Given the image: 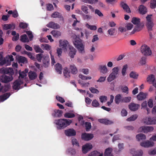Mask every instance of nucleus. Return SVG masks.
I'll return each mask as SVG.
<instances>
[{
    "label": "nucleus",
    "mask_w": 156,
    "mask_h": 156,
    "mask_svg": "<svg viewBox=\"0 0 156 156\" xmlns=\"http://www.w3.org/2000/svg\"><path fill=\"white\" fill-rule=\"evenodd\" d=\"M0 72L5 74H9V76L4 75L0 77V80L2 83H7L9 82L13 79L12 76L14 74L13 70L11 68H6L5 69H0Z\"/></svg>",
    "instance_id": "nucleus-1"
},
{
    "label": "nucleus",
    "mask_w": 156,
    "mask_h": 156,
    "mask_svg": "<svg viewBox=\"0 0 156 156\" xmlns=\"http://www.w3.org/2000/svg\"><path fill=\"white\" fill-rule=\"evenodd\" d=\"M72 122L71 120L64 119L55 120L54 121V123L57 125V129H63L69 126Z\"/></svg>",
    "instance_id": "nucleus-2"
},
{
    "label": "nucleus",
    "mask_w": 156,
    "mask_h": 156,
    "mask_svg": "<svg viewBox=\"0 0 156 156\" xmlns=\"http://www.w3.org/2000/svg\"><path fill=\"white\" fill-rule=\"evenodd\" d=\"M75 47L80 53L84 52V46L80 40H76L73 42Z\"/></svg>",
    "instance_id": "nucleus-3"
},
{
    "label": "nucleus",
    "mask_w": 156,
    "mask_h": 156,
    "mask_svg": "<svg viewBox=\"0 0 156 156\" xmlns=\"http://www.w3.org/2000/svg\"><path fill=\"white\" fill-rule=\"evenodd\" d=\"M152 15H148L146 17V19L147 21L146 24V26L149 30H152V27L154 26V23L151 20V16Z\"/></svg>",
    "instance_id": "nucleus-4"
},
{
    "label": "nucleus",
    "mask_w": 156,
    "mask_h": 156,
    "mask_svg": "<svg viewBox=\"0 0 156 156\" xmlns=\"http://www.w3.org/2000/svg\"><path fill=\"white\" fill-rule=\"evenodd\" d=\"M141 52L145 55L149 56L152 54L150 48L146 45L142 46L141 48Z\"/></svg>",
    "instance_id": "nucleus-5"
},
{
    "label": "nucleus",
    "mask_w": 156,
    "mask_h": 156,
    "mask_svg": "<svg viewBox=\"0 0 156 156\" xmlns=\"http://www.w3.org/2000/svg\"><path fill=\"white\" fill-rule=\"evenodd\" d=\"M23 80L20 79V77L18 80H16L13 83L12 88L16 90H18L20 89V86L23 83Z\"/></svg>",
    "instance_id": "nucleus-6"
},
{
    "label": "nucleus",
    "mask_w": 156,
    "mask_h": 156,
    "mask_svg": "<svg viewBox=\"0 0 156 156\" xmlns=\"http://www.w3.org/2000/svg\"><path fill=\"white\" fill-rule=\"evenodd\" d=\"M154 129V127L152 126H144L141 127L140 128L139 131L147 133L148 132L153 131Z\"/></svg>",
    "instance_id": "nucleus-7"
},
{
    "label": "nucleus",
    "mask_w": 156,
    "mask_h": 156,
    "mask_svg": "<svg viewBox=\"0 0 156 156\" xmlns=\"http://www.w3.org/2000/svg\"><path fill=\"white\" fill-rule=\"evenodd\" d=\"M94 137L93 135L91 133H84L82 134L81 135L82 139L86 141L91 140Z\"/></svg>",
    "instance_id": "nucleus-8"
},
{
    "label": "nucleus",
    "mask_w": 156,
    "mask_h": 156,
    "mask_svg": "<svg viewBox=\"0 0 156 156\" xmlns=\"http://www.w3.org/2000/svg\"><path fill=\"white\" fill-rule=\"evenodd\" d=\"M60 47L64 51H67V48L68 45V42L66 40H60L59 41Z\"/></svg>",
    "instance_id": "nucleus-9"
},
{
    "label": "nucleus",
    "mask_w": 156,
    "mask_h": 156,
    "mask_svg": "<svg viewBox=\"0 0 156 156\" xmlns=\"http://www.w3.org/2000/svg\"><path fill=\"white\" fill-rule=\"evenodd\" d=\"M64 133L67 136H73L76 135V133L73 129H69L65 130Z\"/></svg>",
    "instance_id": "nucleus-10"
},
{
    "label": "nucleus",
    "mask_w": 156,
    "mask_h": 156,
    "mask_svg": "<svg viewBox=\"0 0 156 156\" xmlns=\"http://www.w3.org/2000/svg\"><path fill=\"white\" fill-rule=\"evenodd\" d=\"M128 106L129 109L133 111H135L137 110L140 106V105L134 103H130Z\"/></svg>",
    "instance_id": "nucleus-11"
},
{
    "label": "nucleus",
    "mask_w": 156,
    "mask_h": 156,
    "mask_svg": "<svg viewBox=\"0 0 156 156\" xmlns=\"http://www.w3.org/2000/svg\"><path fill=\"white\" fill-rule=\"evenodd\" d=\"M69 49V55L71 58H74L76 53V49L72 46L68 45Z\"/></svg>",
    "instance_id": "nucleus-12"
},
{
    "label": "nucleus",
    "mask_w": 156,
    "mask_h": 156,
    "mask_svg": "<svg viewBox=\"0 0 156 156\" xmlns=\"http://www.w3.org/2000/svg\"><path fill=\"white\" fill-rule=\"evenodd\" d=\"M98 121L100 123L105 125H111L113 123V122L112 121L106 119H99Z\"/></svg>",
    "instance_id": "nucleus-13"
},
{
    "label": "nucleus",
    "mask_w": 156,
    "mask_h": 156,
    "mask_svg": "<svg viewBox=\"0 0 156 156\" xmlns=\"http://www.w3.org/2000/svg\"><path fill=\"white\" fill-rule=\"evenodd\" d=\"M92 147L91 144H87L83 146L82 148V152L83 153H86L88 151L91 149Z\"/></svg>",
    "instance_id": "nucleus-14"
},
{
    "label": "nucleus",
    "mask_w": 156,
    "mask_h": 156,
    "mask_svg": "<svg viewBox=\"0 0 156 156\" xmlns=\"http://www.w3.org/2000/svg\"><path fill=\"white\" fill-rule=\"evenodd\" d=\"M46 26L48 27L54 29H59L60 27V26L58 24L52 21L50 22Z\"/></svg>",
    "instance_id": "nucleus-15"
},
{
    "label": "nucleus",
    "mask_w": 156,
    "mask_h": 156,
    "mask_svg": "<svg viewBox=\"0 0 156 156\" xmlns=\"http://www.w3.org/2000/svg\"><path fill=\"white\" fill-rule=\"evenodd\" d=\"M130 153L133 156H141L143 154L142 150H140L136 151L134 149H132L130 150Z\"/></svg>",
    "instance_id": "nucleus-16"
},
{
    "label": "nucleus",
    "mask_w": 156,
    "mask_h": 156,
    "mask_svg": "<svg viewBox=\"0 0 156 156\" xmlns=\"http://www.w3.org/2000/svg\"><path fill=\"white\" fill-rule=\"evenodd\" d=\"M138 11L140 14L144 15L147 12V9L143 5H141L138 7Z\"/></svg>",
    "instance_id": "nucleus-17"
},
{
    "label": "nucleus",
    "mask_w": 156,
    "mask_h": 156,
    "mask_svg": "<svg viewBox=\"0 0 156 156\" xmlns=\"http://www.w3.org/2000/svg\"><path fill=\"white\" fill-rule=\"evenodd\" d=\"M140 145L142 147H147L153 146L154 145V143L152 142L147 141L145 142L141 143Z\"/></svg>",
    "instance_id": "nucleus-18"
},
{
    "label": "nucleus",
    "mask_w": 156,
    "mask_h": 156,
    "mask_svg": "<svg viewBox=\"0 0 156 156\" xmlns=\"http://www.w3.org/2000/svg\"><path fill=\"white\" fill-rule=\"evenodd\" d=\"M63 112L59 110L55 109L53 112L52 113V115L54 117H60L62 116Z\"/></svg>",
    "instance_id": "nucleus-19"
},
{
    "label": "nucleus",
    "mask_w": 156,
    "mask_h": 156,
    "mask_svg": "<svg viewBox=\"0 0 156 156\" xmlns=\"http://www.w3.org/2000/svg\"><path fill=\"white\" fill-rule=\"evenodd\" d=\"M145 122L148 125L155 124H156V117L152 118L149 117L148 118V120Z\"/></svg>",
    "instance_id": "nucleus-20"
},
{
    "label": "nucleus",
    "mask_w": 156,
    "mask_h": 156,
    "mask_svg": "<svg viewBox=\"0 0 156 156\" xmlns=\"http://www.w3.org/2000/svg\"><path fill=\"white\" fill-rule=\"evenodd\" d=\"M37 76V74L35 72L30 71L28 73V77L30 80L35 79Z\"/></svg>",
    "instance_id": "nucleus-21"
},
{
    "label": "nucleus",
    "mask_w": 156,
    "mask_h": 156,
    "mask_svg": "<svg viewBox=\"0 0 156 156\" xmlns=\"http://www.w3.org/2000/svg\"><path fill=\"white\" fill-rule=\"evenodd\" d=\"M147 95V93L141 92L137 95V98L139 101L143 100L146 98Z\"/></svg>",
    "instance_id": "nucleus-22"
},
{
    "label": "nucleus",
    "mask_w": 156,
    "mask_h": 156,
    "mask_svg": "<svg viewBox=\"0 0 156 156\" xmlns=\"http://www.w3.org/2000/svg\"><path fill=\"white\" fill-rule=\"evenodd\" d=\"M43 66L45 68L48 67L49 65V59L48 57L45 56L43 60Z\"/></svg>",
    "instance_id": "nucleus-23"
},
{
    "label": "nucleus",
    "mask_w": 156,
    "mask_h": 156,
    "mask_svg": "<svg viewBox=\"0 0 156 156\" xmlns=\"http://www.w3.org/2000/svg\"><path fill=\"white\" fill-rule=\"evenodd\" d=\"M99 69L100 72L103 74H106L108 72V70L106 65H100Z\"/></svg>",
    "instance_id": "nucleus-24"
},
{
    "label": "nucleus",
    "mask_w": 156,
    "mask_h": 156,
    "mask_svg": "<svg viewBox=\"0 0 156 156\" xmlns=\"http://www.w3.org/2000/svg\"><path fill=\"white\" fill-rule=\"evenodd\" d=\"M62 65L58 63L55 65V69L57 73L59 74H61L62 73Z\"/></svg>",
    "instance_id": "nucleus-25"
},
{
    "label": "nucleus",
    "mask_w": 156,
    "mask_h": 156,
    "mask_svg": "<svg viewBox=\"0 0 156 156\" xmlns=\"http://www.w3.org/2000/svg\"><path fill=\"white\" fill-rule=\"evenodd\" d=\"M121 5L125 11L128 13H130L131 12L130 8L129 6L126 3H125L123 2H122L121 3Z\"/></svg>",
    "instance_id": "nucleus-26"
},
{
    "label": "nucleus",
    "mask_w": 156,
    "mask_h": 156,
    "mask_svg": "<svg viewBox=\"0 0 156 156\" xmlns=\"http://www.w3.org/2000/svg\"><path fill=\"white\" fill-rule=\"evenodd\" d=\"M51 17L53 18H58L63 20L64 19L62 15L58 12H55L51 15Z\"/></svg>",
    "instance_id": "nucleus-27"
},
{
    "label": "nucleus",
    "mask_w": 156,
    "mask_h": 156,
    "mask_svg": "<svg viewBox=\"0 0 156 156\" xmlns=\"http://www.w3.org/2000/svg\"><path fill=\"white\" fill-rule=\"evenodd\" d=\"M17 60L19 63H22L25 64L27 62V58L22 56H19L17 58Z\"/></svg>",
    "instance_id": "nucleus-28"
},
{
    "label": "nucleus",
    "mask_w": 156,
    "mask_h": 156,
    "mask_svg": "<svg viewBox=\"0 0 156 156\" xmlns=\"http://www.w3.org/2000/svg\"><path fill=\"white\" fill-rule=\"evenodd\" d=\"M69 69L71 70V73L72 74H76L77 73V69L74 65H70L69 66Z\"/></svg>",
    "instance_id": "nucleus-29"
},
{
    "label": "nucleus",
    "mask_w": 156,
    "mask_h": 156,
    "mask_svg": "<svg viewBox=\"0 0 156 156\" xmlns=\"http://www.w3.org/2000/svg\"><path fill=\"white\" fill-rule=\"evenodd\" d=\"M20 40L22 42L24 43L29 42V40L26 34H23L20 36Z\"/></svg>",
    "instance_id": "nucleus-30"
},
{
    "label": "nucleus",
    "mask_w": 156,
    "mask_h": 156,
    "mask_svg": "<svg viewBox=\"0 0 156 156\" xmlns=\"http://www.w3.org/2000/svg\"><path fill=\"white\" fill-rule=\"evenodd\" d=\"M122 97L121 94H117L115 97V103L117 104H119L120 102H122Z\"/></svg>",
    "instance_id": "nucleus-31"
},
{
    "label": "nucleus",
    "mask_w": 156,
    "mask_h": 156,
    "mask_svg": "<svg viewBox=\"0 0 156 156\" xmlns=\"http://www.w3.org/2000/svg\"><path fill=\"white\" fill-rule=\"evenodd\" d=\"M147 81L150 83H152L155 81L154 76L153 74H151L148 76L147 78Z\"/></svg>",
    "instance_id": "nucleus-32"
},
{
    "label": "nucleus",
    "mask_w": 156,
    "mask_h": 156,
    "mask_svg": "<svg viewBox=\"0 0 156 156\" xmlns=\"http://www.w3.org/2000/svg\"><path fill=\"white\" fill-rule=\"evenodd\" d=\"M112 150L111 148H108L106 149L105 152V156H113L111 153Z\"/></svg>",
    "instance_id": "nucleus-33"
},
{
    "label": "nucleus",
    "mask_w": 156,
    "mask_h": 156,
    "mask_svg": "<svg viewBox=\"0 0 156 156\" xmlns=\"http://www.w3.org/2000/svg\"><path fill=\"white\" fill-rule=\"evenodd\" d=\"M51 33L54 37H58L61 35V32L57 30H52L51 32Z\"/></svg>",
    "instance_id": "nucleus-34"
},
{
    "label": "nucleus",
    "mask_w": 156,
    "mask_h": 156,
    "mask_svg": "<svg viewBox=\"0 0 156 156\" xmlns=\"http://www.w3.org/2000/svg\"><path fill=\"white\" fill-rule=\"evenodd\" d=\"M34 48L35 52L37 53H42L44 52V51L40 48L38 45H34Z\"/></svg>",
    "instance_id": "nucleus-35"
},
{
    "label": "nucleus",
    "mask_w": 156,
    "mask_h": 156,
    "mask_svg": "<svg viewBox=\"0 0 156 156\" xmlns=\"http://www.w3.org/2000/svg\"><path fill=\"white\" fill-rule=\"evenodd\" d=\"M136 138L138 141H140V140H145L146 137L144 134L140 133L137 135Z\"/></svg>",
    "instance_id": "nucleus-36"
},
{
    "label": "nucleus",
    "mask_w": 156,
    "mask_h": 156,
    "mask_svg": "<svg viewBox=\"0 0 156 156\" xmlns=\"http://www.w3.org/2000/svg\"><path fill=\"white\" fill-rule=\"evenodd\" d=\"M64 76L66 78H69L70 77V72L67 67H65L63 71Z\"/></svg>",
    "instance_id": "nucleus-37"
},
{
    "label": "nucleus",
    "mask_w": 156,
    "mask_h": 156,
    "mask_svg": "<svg viewBox=\"0 0 156 156\" xmlns=\"http://www.w3.org/2000/svg\"><path fill=\"white\" fill-rule=\"evenodd\" d=\"M140 19L136 17H133L131 22L135 25L139 24L140 23Z\"/></svg>",
    "instance_id": "nucleus-38"
},
{
    "label": "nucleus",
    "mask_w": 156,
    "mask_h": 156,
    "mask_svg": "<svg viewBox=\"0 0 156 156\" xmlns=\"http://www.w3.org/2000/svg\"><path fill=\"white\" fill-rule=\"evenodd\" d=\"M116 77H117V76L111 73L107 78V80L108 82H110L115 79Z\"/></svg>",
    "instance_id": "nucleus-39"
},
{
    "label": "nucleus",
    "mask_w": 156,
    "mask_h": 156,
    "mask_svg": "<svg viewBox=\"0 0 156 156\" xmlns=\"http://www.w3.org/2000/svg\"><path fill=\"white\" fill-rule=\"evenodd\" d=\"M103 155L102 153H100L97 151H94L91 152L89 156H103Z\"/></svg>",
    "instance_id": "nucleus-40"
},
{
    "label": "nucleus",
    "mask_w": 156,
    "mask_h": 156,
    "mask_svg": "<svg viewBox=\"0 0 156 156\" xmlns=\"http://www.w3.org/2000/svg\"><path fill=\"white\" fill-rule=\"evenodd\" d=\"M75 116V115L73 113L67 112L64 114V116L66 118H73Z\"/></svg>",
    "instance_id": "nucleus-41"
},
{
    "label": "nucleus",
    "mask_w": 156,
    "mask_h": 156,
    "mask_svg": "<svg viewBox=\"0 0 156 156\" xmlns=\"http://www.w3.org/2000/svg\"><path fill=\"white\" fill-rule=\"evenodd\" d=\"M138 117V115L136 114L133 115L130 117L127 118L126 120L128 121H131L135 120Z\"/></svg>",
    "instance_id": "nucleus-42"
},
{
    "label": "nucleus",
    "mask_w": 156,
    "mask_h": 156,
    "mask_svg": "<svg viewBox=\"0 0 156 156\" xmlns=\"http://www.w3.org/2000/svg\"><path fill=\"white\" fill-rule=\"evenodd\" d=\"M119 68L118 67H114L112 69V73L117 77L118 74Z\"/></svg>",
    "instance_id": "nucleus-43"
},
{
    "label": "nucleus",
    "mask_w": 156,
    "mask_h": 156,
    "mask_svg": "<svg viewBox=\"0 0 156 156\" xmlns=\"http://www.w3.org/2000/svg\"><path fill=\"white\" fill-rule=\"evenodd\" d=\"M128 65L127 64H126L123 66L122 70V74L123 76H124L126 75V71Z\"/></svg>",
    "instance_id": "nucleus-44"
},
{
    "label": "nucleus",
    "mask_w": 156,
    "mask_h": 156,
    "mask_svg": "<svg viewBox=\"0 0 156 156\" xmlns=\"http://www.w3.org/2000/svg\"><path fill=\"white\" fill-rule=\"evenodd\" d=\"M86 130L88 131L91 128V123L88 122H85V123Z\"/></svg>",
    "instance_id": "nucleus-45"
},
{
    "label": "nucleus",
    "mask_w": 156,
    "mask_h": 156,
    "mask_svg": "<svg viewBox=\"0 0 156 156\" xmlns=\"http://www.w3.org/2000/svg\"><path fill=\"white\" fill-rule=\"evenodd\" d=\"M26 33L28 35L29 38V40L30 41H31L33 40L34 36L32 34V32L30 31H26Z\"/></svg>",
    "instance_id": "nucleus-46"
},
{
    "label": "nucleus",
    "mask_w": 156,
    "mask_h": 156,
    "mask_svg": "<svg viewBox=\"0 0 156 156\" xmlns=\"http://www.w3.org/2000/svg\"><path fill=\"white\" fill-rule=\"evenodd\" d=\"M129 76L130 77L134 79H136L138 76V75L136 72L132 71L130 73Z\"/></svg>",
    "instance_id": "nucleus-47"
},
{
    "label": "nucleus",
    "mask_w": 156,
    "mask_h": 156,
    "mask_svg": "<svg viewBox=\"0 0 156 156\" xmlns=\"http://www.w3.org/2000/svg\"><path fill=\"white\" fill-rule=\"evenodd\" d=\"M131 99V97H125L122 98V102L128 103L130 101Z\"/></svg>",
    "instance_id": "nucleus-48"
},
{
    "label": "nucleus",
    "mask_w": 156,
    "mask_h": 156,
    "mask_svg": "<svg viewBox=\"0 0 156 156\" xmlns=\"http://www.w3.org/2000/svg\"><path fill=\"white\" fill-rule=\"evenodd\" d=\"M81 9L85 14H87L88 13V7L87 6L84 5H82L81 7Z\"/></svg>",
    "instance_id": "nucleus-49"
},
{
    "label": "nucleus",
    "mask_w": 156,
    "mask_h": 156,
    "mask_svg": "<svg viewBox=\"0 0 156 156\" xmlns=\"http://www.w3.org/2000/svg\"><path fill=\"white\" fill-rule=\"evenodd\" d=\"M41 47H43V49H45L47 50H49L51 49V47L48 44H41Z\"/></svg>",
    "instance_id": "nucleus-50"
},
{
    "label": "nucleus",
    "mask_w": 156,
    "mask_h": 156,
    "mask_svg": "<svg viewBox=\"0 0 156 156\" xmlns=\"http://www.w3.org/2000/svg\"><path fill=\"white\" fill-rule=\"evenodd\" d=\"M83 18L84 20H88L92 18V16L89 15L85 14H83L82 15Z\"/></svg>",
    "instance_id": "nucleus-51"
},
{
    "label": "nucleus",
    "mask_w": 156,
    "mask_h": 156,
    "mask_svg": "<svg viewBox=\"0 0 156 156\" xmlns=\"http://www.w3.org/2000/svg\"><path fill=\"white\" fill-rule=\"evenodd\" d=\"M10 87V85L9 84L5 85L4 87L3 86V90L5 92L8 91Z\"/></svg>",
    "instance_id": "nucleus-52"
},
{
    "label": "nucleus",
    "mask_w": 156,
    "mask_h": 156,
    "mask_svg": "<svg viewBox=\"0 0 156 156\" xmlns=\"http://www.w3.org/2000/svg\"><path fill=\"white\" fill-rule=\"evenodd\" d=\"M89 90L92 93L98 94L99 93V91L97 89L93 87L90 88Z\"/></svg>",
    "instance_id": "nucleus-53"
},
{
    "label": "nucleus",
    "mask_w": 156,
    "mask_h": 156,
    "mask_svg": "<svg viewBox=\"0 0 156 156\" xmlns=\"http://www.w3.org/2000/svg\"><path fill=\"white\" fill-rule=\"evenodd\" d=\"M92 105L94 107H97L99 105V103L98 101L94 100L92 102Z\"/></svg>",
    "instance_id": "nucleus-54"
},
{
    "label": "nucleus",
    "mask_w": 156,
    "mask_h": 156,
    "mask_svg": "<svg viewBox=\"0 0 156 156\" xmlns=\"http://www.w3.org/2000/svg\"><path fill=\"white\" fill-rule=\"evenodd\" d=\"M151 7L152 9H154L156 7V0H151Z\"/></svg>",
    "instance_id": "nucleus-55"
},
{
    "label": "nucleus",
    "mask_w": 156,
    "mask_h": 156,
    "mask_svg": "<svg viewBox=\"0 0 156 156\" xmlns=\"http://www.w3.org/2000/svg\"><path fill=\"white\" fill-rule=\"evenodd\" d=\"M12 27L11 24H5L4 25L3 28L5 30H7L11 28Z\"/></svg>",
    "instance_id": "nucleus-56"
},
{
    "label": "nucleus",
    "mask_w": 156,
    "mask_h": 156,
    "mask_svg": "<svg viewBox=\"0 0 156 156\" xmlns=\"http://www.w3.org/2000/svg\"><path fill=\"white\" fill-rule=\"evenodd\" d=\"M27 26L28 25L27 23L23 22H21L19 24V27L23 29L27 28Z\"/></svg>",
    "instance_id": "nucleus-57"
},
{
    "label": "nucleus",
    "mask_w": 156,
    "mask_h": 156,
    "mask_svg": "<svg viewBox=\"0 0 156 156\" xmlns=\"http://www.w3.org/2000/svg\"><path fill=\"white\" fill-rule=\"evenodd\" d=\"M72 143L73 145H75L76 146L79 147V144L78 142V141L76 139L74 138L72 140Z\"/></svg>",
    "instance_id": "nucleus-58"
},
{
    "label": "nucleus",
    "mask_w": 156,
    "mask_h": 156,
    "mask_svg": "<svg viewBox=\"0 0 156 156\" xmlns=\"http://www.w3.org/2000/svg\"><path fill=\"white\" fill-rule=\"evenodd\" d=\"M140 63L141 65H143L145 64L146 63V58L144 57H143L141 58L140 61Z\"/></svg>",
    "instance_id": "nucleus-59"
},
{
    "label": "nucleus",
    "mask_w": 156,
    "mask_h": 156,
    "mask_svg": "<svg viewBox=\"0 0 156 156\" xmlns=\"http://www.w3.org/2000/svg\"><path fill=\"white\" fill-rule=\"evenodd\" d=\"M95 13L97 14L100 17H103V16L102 13L98 9H96L95 10Z\"/></svg>",
    "instance_id": "nucleus-60"
},
{
    "label": "nucleus",
    "mask_w": 156,
    "mask_h": 156,
    "mask_svg": "<svg viewBox=\"0 0 156 156\" xmlns=\"http://www.w3.org/2000/svg\"><path fill=\"white\" fill-rule=\"evenodd\" d=\"M115 28H111L108 30V33L110 35H113L115 32Z\"/></svg>",
    "instance_id": "nucleus-61"
},
{
    "label": "nucleus",
    "mask_w": 156,
    "mask_h": 156,
    "mask_svg": "<svg viewBox=\"0 0 156 156\" xmlns=\"http://www.w3.org/2000/svg\"><path fill=\"white\" fill-rule=\"evenodd\" d=\"M133 27V25L131 23H128L127 24L126 27L128 30H131Z\"/></svg>",
    "instance_id": "nucleus-62"
},
{
    "label": "nucleus",
    "mask_w": 156,
    "mask_h": 156,
    "mask_svg": "<svg viewBox=\"0 0 156 156\" xmlns=\"http://www.w3.org/2000/svg\"><path fill=\"white\" fill-rule=\"evenodd\" d=\"M106 76H100L98 80H97L98 82H103L106 80Z\"/></svg>",
    "instance_id": "nucleus-63"
},
{
    "label": "nucleus",
    "mask_w": 156,
    "mask_h": 156,
    "mask_svg": "<svg viewBox=\"0 0 156 156\" xmlns=\"http://www.w3.org/2000/svg\"><path fill=\"white\" fill-rule=\"evenodd\" d=\"M147 104L148 106L151 108H152L153 106V101L151 99H149L147 102Z\"/></svg>",
    "instance_id": "nucleus-64"
}]
</instances>
